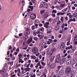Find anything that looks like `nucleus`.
<instances>
[{"label": "nucleus", "mask_w": 77, "mask_h": 77, "mask_svg": "<svg viewBox=\"0 0 77 77\" xmlns=\"http://www.w3.org/2000/svg\"><path fill=\"white\" fill-rule=\"evenodd\" d=\"M77 33L75 35L74 37V41H76L77 40Z\"/></svg>", "instance_id": "nucleus-20"}, {"label": "nucleus", "mask_w": 77, "mask_h": 77, "mask_svg": "<svg viewBox=\"0 0 77 77\" xmlns=\"http://www.w3.org/2000/svg\"><path fill=\"white\" fill-rule=\"evenodd\" d=\"M44 12V11H41V14H43Z\"/></svg>", "instance_id": "nucleus-50"}, {"label": "nucleus", "mask_w": 77, "mask_h": 77, "mask_svg": "<svg viewBox=\"0 0 77 77\" xmlns=\"http://www.w3.org/2000/svg\"><path fill=\"white\" fill-rule=\"evenodd\" d=\"M74 6H75V7H77V4H75L74 5Z\"/></svg>", "instance_id": "nucleus-63"}, {"label": "nucleus", "mask_w": 77, "mask_h": 77, "mask_svg": "<svg viewBox=\"0 0 77 77\" xmlns=\"http://www.w3.org/2000/svg\"><path fill=\"white\" fill-rule=\"evenodd\" d=\"M65 47V43L63 42L61 44L60 48L62 50H64Z\"/></svg>", "instance_id": "nucleus-3"}, {"label": "nucleus", "mask_w": 77, "mask_h": 77, "mask_svg": "<svg viewBox=\"0 0 77 77\" xmlns=\"http://www.w3.org/2000/svg\"><path fill=\"white\" fill-rule=\"evenodd\" d=\"M59 28H60V27H59V26H56V27L55 28V30H59Z\"/></svg>", "instance_id": "nucleus-18"}, {"label": "nucleus", "mask_w": 77, "mask_h": 77, "mask_svg": "<svg viewBox=\"0 0 77 77\" xmlns=\"http://www.w3.org/2000/svg\"><path fill=\"white\" fill-rule=\"evenodd\" d=\"M55 62L57 63H60L61 62V59H60V55L58 54L56 57Z\"/></svg>", "instance_id": "nucleus-1"}, {"label": "nucleus", "mask_w": 77, "mask_h": 77, "mask_svg": "<svg viewBox=\"0 0 77 77\" xmlns=\"http://www.w3.org/2000/svg\"><path fill=\"white\" fill-rule=\"evenodd\" d=\"M45 63H44V62H42V65H43V66H45Z\"/></svg>", "instance_id": "nucleus-41"}, {"label": "nucleus", "mask_w": 77, "mask_h": 77, "mask_svg": "<svg viewBox=\"0 0 77 77\" xmlns=\"http://www.w3.org/2000/svg\"><path fill=\"white\" fill-rule=\"evenodd\" d=\"M32 58V59H36V57L35 56H31Z\"/></svg>", "instance_id": "nucleus-28"}, {"label": "nucleus", "mask_w": 77, "mask_h": 77, "mask_svg": "<svg viewBox=\"0 0 77 77\" xmlns=\"http://www.w3.org/2000/svg\"><path fill=\"white\" fill-rule=\"evenodd\" d=\"M25 35V39H24V40H26V39H27L28 38V35Z\"/></svg>", "instance_id": "nucleus-19"}, {"label": "nucleus", "mask_w": 77, "mask_h": 77, "mask_svg": "<svg viewBox=\"0 0 77 77\" xmlns=\"http://www.w3.org/2000/svg\"><path fill=\"white\" fill-rule=\"evenodd\" d=\"M35 26H32V29H35Z\"/></svg>", "instance_id": "nucleus-46"}, {"label": "nucleus", "mask_w": 77, "mask_h": 77, "mask_svg": "<svg viewBox=\"0 0 77 77\" xmlns=\"http://www.w3.org/2000/svg\"><path fill=\"white\" fill-rule=\"evenodd\" d=\"M57 68L59 70L60 69V66H58Z\"/></svg>", "instance_id": "nucleus-61"}, {"label": "nucleus", "mask_w": 77, "mask_h": 77, "mask_svg": "<svg viewBox=\"0 0 77 77\" xmlns=\"http://www.w3.org/2000/svg\"><path fill=\"white\" fill-rule=\"evenodd\" d=\"M48 13H46V12H45L44 13V16H48Z\"/></svg>", "instance_id": "nucleus-22"}, {"label": "nucleus", "mask_w": 77, "mask_h": 77, "mask_svg": "<svg viewBox=\"0 0 77 77\" xmlns=\"http://www.w3.org/2000/svg\"><path fill=\"white\" fill-rule=\"evenodd\" d=\"M45 5V3L42 2L41 3V5H40V8H42V7H44V6Z\"/></svg>", "instance_id": "nucleus-9"}, {"label": "nucleus", "mask_w": 77, "mask_h": 77, "mask_svg": "<svg viewBox=\"0 0 77 77\" xmlns=\"http://www.w3.org/2000/svg\"><path fill=\"white\" fill-rule=\"evenodd\" d=\"M29 8H30L32 11L33 10V6H31L30 5H29L28 6Z\"/></svg>", "instance_id": "nucleus-17"}, {"label": "nucleus", "mask_w": 77, "mask_h": 77, "mask_svg": "<svg viewBox=\"0 0 77 77\" xmlns=\"http://www.w3.org/2000/svg\"><path fill=\"white\" fill-rule=\"evenodd\" d=\"M42 47H44L45 48H47V46L46 45V43H45V42H43L42 45Z\"/></svg>", "instance_id": "nucleus-12"}, {"label": "nucleus", "mask_w": 77, "mask_h": 77, "mask_svg": "<svg viewBox=\"0 0 77 77\" xmlns=\"http://www.w3.org/2000/svg\"><path fill=\"white\" fill-rule=\"evenodd\" d=\"M60 23H61V22H60V21H58L57 24V25H59L60 24Z\"/></svg>", "instance_id": "nucleus-39"}, {"label": "nucleus", "mask_w": 77, "mask_h": 77, "mask_svg": "<svg viewBox=\"0 0 77 77\" xmlns=\"http://www.w3.org/2000/svg\"><path fill=\"white\" fill-rule=\"evenodd\" d=\"M57 77H60V74H57Z\"/></svg>", "instance_id": "nucleus-52"}, {"label": "nucleus", "mask_w": 77, "mask_h": 77, "mask_svg": "<svg viewBox=\"0 0 77 77\" xmlns=\"http://www.w3.org/2000/svg\"><path fill=\"white\" fill-rule=\"evenodd\" d=\"M49 41H50V43H52V42H53V40L51 39H49Z\"/></svg>", "instance_id": "nucleus-32"}, {"label": "nucleus", "mask_w": 77, "mask_h": 77, "mask_svg": "<svg viewBox=\"0 0 77 77\" xmlns=\"http://www.w3.org/2000/svg\"><path fill=\"white\" fill-rule=\"evenodd\" d=\"M19 36L20 37L21 36H22V33H20V34H19Z\"/></svg>", "instance_id": "nucleus-56"}, {"label": "nucleus", "mask_w": 77, "mask_h": 77, "mask_svg": "<svg viewBox=\"0 0 77 77\" xmlns=\"http://www.w3.org/2000/svg\"><path fill=\"white\" fill-rule=\"evenodd\" d=\"M31 42L30 40H29L28 41V42L27 43L28 44H30V43Z\"/></svg>", "instance_id": "nucleus-55"}, {"label": "nucleus", "mask_w": 77, "mask_h": 77, "mask_svg": "<svg viewBox=\"0 0 77 77\" xmlns=\"http://www.w3.org/2000/svg\"><path fill=\"white\" fill-rule=\"evenodd\" d=\"M71 71V68L70 67H68L66 70V74H69V72Z\"/></svg>", "instance_id": "nucleus-2"}, {"label": "nucleus", "mask_w": 77, "mask_h": 77, "mask_svg": "<svg viewBox=\"0 0 77 77\" xmlns=\"http://www.w3.org/2000/svg\"><path fill=\"white\" fill-rule=\"evenodd\" d=\"M74 44L75 45H76V44H77V41H75L74 42Z\"/></svg>", "instance_id": "nucleus-62"}, {"label": "nucleus", "mask_w": 77, "mask_h": 77, "mask_svg": "<svg viewBox=\"0 0 77 77\" xmlns=\"http://www.w3.org/2000/svg\"><path fill=\"white\" fill-rule=\"evenodd\" d=\"M9 50H12V46L11 45H10L8 46Z\"/></svg>", "instance_id": "nucleus-25"}, {"label": "nucleus", "mask_w": 77, "mask_h": 77, "mask_svg": "<svg viewBox=\"0 0 77 77\" xmlns=\"http://www.w3.org/2000/svg\"><path fill=\"white\" fill-rule=\"evenodd\" d=\"M7 55H9V51H7Z\"/></svg>", "instance_id": "nucleus-64"}, {"label": "nucleus", "mask_w": 77, "mask_h": 77, "mask_svg": "<svg viewBox=\"0 0 77 77\" xmlns=\"http://www.w3.org/2000/svg\"><path fill=\"white\" fill-rule=\"evenodd\" d=\"M72 9H73V10H74L75 9V7H72Z\"/></svg>", "instance_id": "nucleus-51"}, {"label": "nucleus", "mask_w": 77, "mask_h": 77, "mask_svg": "<svg viewBox=\"0 0 77 77\" xmlns=\"http://www.w3.org/2000/svg\"><path fill=\"white\" fill-rule=\"evenodd\" d=\"M36 72H37V75H39V74H38V73H39V72H39V69H38V70H37V71H36Z\"/></svg>", "instance_id": "nucleus-34"}, {"label": "nucleus", "mask_w": 77, "mask_h": 77, "mask_svg": "<svg viewBox=\"0 0 77 77\" xmlns=\"http://www.w3.org/2000/svg\"><path fill=\"white\" fill-rule=\"evenodd\" d=\"M43 25L42 24L40 23L39 24V26H40V27H42V26Z\"/></svg>", "instance_id": "nucleus-53"}, {"label": "nucleus", "mask_w": 77, "mask_h": 77, "mask_svg": "<svg viewBox=\"0 0 77 77\" xmlns=\"http://www.w3.org/2000/svg\"><path fill=\"white\" fill-rule=\"evenodd\" d=\"M20 51V49H19V48H17L16 51L17 52H18V51Z\"/></svg>", "instance_id": "nucleus-57"}, {"label": "nucleus", "mask_w": 77, "mask_h": 77, "mask_svg": "<svg viewBox=\"0 0 77 77\" xmlns=\"http://www.w3.org/2000/svg\"><path fill=\"white\" fill-rule=\"evenodd\" d=\"M32 11V10L30 9H28L27 10V11L28 12H30V11Z\"/></svg>", "instance_id": "nucleus-35"}, {"label": "nucleus", "mask_w": 77, "mask_h": 77, "mask_svg": "<svg viewBox=\"0 0 77 77\" xmlns=\"http://www.w3.org/2000/svg\"><path fill=\"white\" fill-rule=\"evenodd\" d=\"M52 51H56V49L54 48L52 50Z\"/></svg>", "instance_id": "nucleus-49"}, {"label": "nucleus", "mask_w": 77, "mask_h": 77, "mask_svg": "<svg viewBox=\"0 0 77 77\" xmlns=\"http://www.w3.org/2000/svg\"><path fill=\"white\" fill-rule=\"evenodd\" d=\"M43 7L45 8H47L48 7V5H47V4H45V5H44Z\"/></svg>", "instance_id": "nucleus-23"}, {"label": "nucleus", "mask_w": 77, "mask_h": 77, "mask_svg": "<svg viewBox=\"0 0 77 77\" xmlns=\"http://www.w3.org/2000/svg\"><path fill=\"white\" fill-rule=\"evenodd\" d=\"M65 4H61V5H60V7H61V8H63V6H65Z\"/></svg>", "instance_id": "nucleus-38"}, {"label": "nucleus", "mask_w": 77, "mask_h": 77, "mask_svg": "<svg viewBox=\"0 0 77 77\" xmlns=\"http://www.w3.org/2000/svg\"><path fill=\"white\" fill-rule=\"evenodd\" d=\"M0 72H1V74H2V75H4V74L6 73V71H4V70H0Z\"/></svg>", "instance_id": "nucleus-13"}, {"label": "nucleus", "mask_w": 77, "mask_h": 77, "mask_svg": "<svg viewBox=\"0 0 77 77\" xmlns=\"http://www.w3.org/2000/svg\"><path fill=\"white\" fill-rule=\"evenodd\" d=\"M34 40L36 41L37 40H38V38L36 37H35L34 38Z\"/></svg>", "instance_id": "nucleus-30"}, {"label": "nucleus", "mask_w": 77, "mask_h": 77, "mask_svg": "<svg viewBox=\"0 0 77 77\" xmlns=\"http://www.w3.org/2000/svg\"><path fill=\"white\" fill-rule=\"evenodd\" d=\"M38 50L37 48L35 47L33 49V50L32 51L33 53L35 54L37 53H38Z\"/></svg>", "instance_id": "nucleus-5"}, {"label": "nucleus", "mask_w": 77, "mask_h": 77, "mask_svg": "<svg viewBox=\"0 0 77 77\" xmlns=\"http://www.w3.org/2000/svg\"><path fill=\"white\" fill-rule=\"evenodd\" d=\"M71 63V60L69 59L67 60L66 62V63L67 65H69Z\"/></svg>", "instance_id": "nucleus-8"}, {"label": "nucleus", "mask_w": 77, "mask_h": 77, "mask_svg": "<svg viewBox=\"0 0 77 77\" xmlns=\"http://www.w3.org/2000/svg\"><path fill=\"white\" fill-rule=\"evenodd\" d=\"M73 61H74V62H76L77 61V60L76 58H74L73 59Z\"/></svg>", "instance_id": "nucleus-37"}, {"label": "nucleus", "mask_w": 77, "mask_h": 77, "mask_svg": "<svg viewBox=\"0 0 77 77\" xmlns=\"http://www.w3.org/2000/svg\"><path fill=\"white\" fill-rule=\"evenodd\" d=\"M30 65V64H29L28 65H27L26 66V67H27V68H29V66Z\"/></svg>", "instance_id": "nucleus-59"}, {"label": "nucleus", "mask_w": 77, "mask_h": 77, "mask_svg": "<svg viewBox=\"0 0 77 77\" xmlns=\"http://www.w3.org/2000/svg\"><path fill=\"white\" fill-rule=\"evenodd\" d=\"M74 3H75V2L74 1V2H72L71 3V5H72V4H74Z\"/></svg>", "instance_id": "nucleus-54"}, {"label": "nucleus", "mask_w": 77, "mask_h": 77, "mask_svg": "<svg viewBox=\"0 0 77 77\" xmlns=\"http://www.w3.org/2000/svg\"><path fill=\"white\" fill-rule=\"evenodd\" d=\"M47 17H48V16H46V17H44L43 18V20H46V18H47Z\"/></svg>", "instance_id": "nucleus-43"}, {"label": "nucleus", "mask_w": 77, "mask_h": 77, "mask_svg": "<svg viewBox=\"0 0 77 77\" xmlns=\"http://www.w3.org/2000/svg\"><path fill=\"white\" fill-rule=\"evenodd\" d=\"M36 14H32L31 15L30 17L32 20H34L36 18Z\"/></svg>", "instance_id": "nucleus-4"}, {"label": "nucleus", "mask_w": 77, "mask_h": 77, "mask_svg": "<svg viewBox=\"0 0 77 77\" xmlns=\"http://www.w3.org/2000/svg\"><path fill=\"white\" fill-rule=\"evenodd\" d=\"M35 62H39V61H38V59H37L36 60H35Z\"/></svg>", "instance_id": "nucleus-44"}, {"label": "nucleus", "mask_w": 77, "mask_h": 77, "mask_svg": "<svg viewBox=\"0 0 77 77\" xmlns=\"http://www.w3.org/2000/svg\"><path fill=\"white\" fill-rule=\"evenodd\" d=\"M30 66V67H31V68H33V64H31Z\"/></svg>", "instance_id": "nucleus-58"}, {"label": "nucleus", "mask_w": 77, "mask_h": 77, "mask_svg": "<svg viewBox=\"0 0 77 77\" xmlns=\"http://www.w3.org/2000/svg\"><path fill=\"white\" fill-rule=\"evenodd\" d=\"M68 49L69 50L70 49H71V48H72V46L71 45L70 47H68Z\"/></svg>", "instance_id": "nucleus-29"}, {"label": "nucleus", "mask_w": 77, "mask_h": 77, "mask_svg": "<svg viewBox=\"0 0 77 77\" xmlns=\"http://www.w3.org/2000/svg\"><path fill=\"white\" fill-rule=\"evenodd\" d=\"M51 27H50L47 30V33H51Z\"/></svg>", "instance_id": "nucleus-7"}, {"label": "nucleus", "mask_w": 77, "mask_h": 77, "mask_svg": "<svg viewBox=\"0 0 77 77\" xmlns=\"http://www.w3.org/2000/svg\"><path fill=\"white\" fill-rule=\"evenodd\" d=\"M36 33H37V32H33V34L34 35H36Z\"/></svg>", "instance_id": "nucleus-48"}, {"label": "nucleus", "mask_w": 77, "mask_h": 77, "mask_svg": "<svg viewBox=\"0 0 77 77\" xmlns=\"http://www.w3.org/2000/svg\"><path fill=\"white\" fill-rule=\"evenodd\" d=\"M77 66V64L76 63H74L72 65V67L73 68H76Z\"/></svg>", "instance_id": "nucleus-11"}, {"label": "nucleus", "mask_w": 77, "mask_h": 77, "mask_svg": "<svg viewBox=\"0 0 77 77\" xmlns=\"http://www.w3.org/2000/svg\"><path fill=\"white\" fill-rule=\"evenodd\" d=\"M65 59H62V60L61 61V62L60 63V65H62V64H63V63H65Z\"/></svg>", "instance_id": "nucleus-15"}, {"label": "nucleus", "mask_w": 77, "mask_h": 77, "mask_svg": "<svg viewBox=\"0 0 77 77\" xmlns=\"http://www.w3.org/2000/svg\"><path fill=\"white\" fill-rule=\"evenodd\" d=\"M29 5H32L33 4H32V3L31 2H30L29 3Z\"/></svg>", "instance_id": "nucleus-60"}, {"label": "nucleus", "mask_w": 77, "mask_h": 77, "mask_svg": "<svg viewBox=\"0 0 77 77\" xmlns=\"http://www.w3.org/2000/svg\"><path fill=\"white\" fill-rule=\"evenodd\" d=\"M55 57L54 56H52L51 57V58L50 59L51 62H53L54 59Z\"/></svg>", "instance_id": "nucleus-16"}, {"label": "nucleus", "mask_w": 77, "mask_h": 77, "mask_svg": "<svg viewBox=\"0 0 77 77\" xmlns=\"http://www.w3.org/2000/svg\"><path fill=\"white\" fill-rule=\"evenodd\" d=\"M30 30H29V28H27L26 29V31L25 33V35H29L30 34Z\"/></svg>", "instance_id": "nucleus-6"}, {"label": "nucleus", "mask_w": 77, "mask_h": 77, "mask_svg": "<svg viewBox=\"0 0 77 77\" xmlns=\"http://www.w3.org/2000/svg\"><path fill=\"white\" fill-rule=\"evenodd\" d=\"M70 38H69L68 41H69L67 43V45H69V42H70Z\"/></svg>", "instance_id": "nucleus-21"}, {"label": "nucleus", "mask_w": 77, "mask_h": 77, "mask_svg": "<svg viewBox=\"0 0 77 77\" xmlns=\"http://www.w3.org/2000/svg\"><path fill=\"white\" fill-rule=\"evenodd\" d=\"M44 30V28L42 27L40 29H39V31H43Z\"/></svg>", "instance_id": "nucleus-27"}, {"label": "nucleus", "mask_w": 77, "mask_h": 77, "mask_svg": "<svg viewBox=\"0 0 77 77\" xmlns=\"http://www.w3.org/2000/svg\"><path fill=\"white\" fill-rule=\"evenodd\" d=\"M15 57H13L12 59V60H15Z\"/></svg>", "instance_id": "nucleus-45"}, {"label": "nucleus", "mask_w": 77, "mask_h": 77, "mask_svg": "<svg viewBox=\"0 0 77 77\" xmlns=\"http://www.w3.org/2000/svg\"><path fill=\"white\" fill-rule=\"evenodd\" d=\"M61 37H62V35L61 34L59 35L58 36V37L59 38H61Z\"/></svg>", "instance_id": "nucleus-47"}, {"label": "nucleus", "mask_w": 77, "mask_h": 77, "mask_svg": "<svg viewBox=\"0 0 77 77\" xmlns=\"http://www.w3.org/2000/svg\"><path fill=\"white\" fill-rule=\"evenodd\" d=\"M44 35H42L41 36V38H40V39H42L43 38H44Z\"/></svg>", "instance_id": "nucleus-33"}, {"label": "nucleus", "mask_w": 77, "mask_h": 77, "mask_svg": "<svg viewBox=\"0 0 77 77\" xmlns=\"http://www.w3.org/2000/svg\"><path fill=\"white\" fill-rule=\"evenodd\" d=\"M35 23H39V20H35Z\"/></svg>", "instance_id": "nucleus-42"}, {"label": "nucleus", "mask_w": 77, "mask_h": 77, "mask_svg": "<svg viewBox=\"0 0 77 77\" xmlns=\"http://www.w3.org/2000/svg\"><path fill=\"white\" fill-rule=\"evenodd\" d=\"M52 13H57V11H56V10H53L52 11Z\"/></svg>", "instance_id": "nucleus-31"}, {"label": "nucleus", "mask_w": 77, "mask_h": 77, "mask_svg": "<svg viewBox=\"0 0 77 77\" xmlns=\"http://www.w3.org/2000/svg\"><path fill=\"white\" fill-rule=\"evenodd\" d=\"M45 28H48V25L46 24L45 26Z\"/></svg>", "instance_id": "nucleus-36"}, {"label": "nucleus", "mask_w": 77, "mask_h": 77, "mask_svg": "<svg viewBox=\"0 0 77 77\" xmlns=\"http://www.w3.org/2000/svg\"><path fill=\"white\" fill-rule=\"evenodd\" d=\"M55 64L54 63H52L50 66V68L51 69H53V68H54V67H55Z\"/></svg>", "instance_id": "nucleus-10"}, {"label": "nucleus", "mask_w": 77, "mask_h": 77, "mask_svg": "<svg viewBox=\"0 0 77 77\" xmlns=\"http://www.w3.org/2000/svg\"><path fill=\"white\" fill-rule=\"evenodd\" d=\"M52 16L53 17H56V15H55V14H52Z\"/></svg>", "instance_id": "nucleus-40"}, {"label": "nucleus", "mask_w": 77, "mask_h": 77, "mask_svg": "<svg viewBox=\"0 0 77 77\" xmlns=\"http://www.w3.org/2000/svg\"><path fill=\"white\" fill-rule=\"evenodd\" d=\"M64 73V71H63V70H61L60 72V75H63Z\"/></svg>", "instance_id": "nucleus-14"}, {"label": "nucleus", "mask_w": 77, "mask_h": 77, "mask_svg": "<svg viewBox=\"0 0 77 77\" xmlns=\"http://www.w3.org/2000/svg\"><path fill=\"white\" fill-rule=\"evenodd\" d=\"M73 16L74 17H77V13H74L73 14Z\"/></svg>", "instance_id": "nucleus-24"}, {"label": "nucleus", "mask_w": 77, "mask_h": 77, "mask_svg": "<svg viewBox=\"0 0 77 77\" xmlns=\"http://www.w3.org/2000/svg\"><path fill=\"white\" fill-rule=\"evenodd\" d=\"M70 73L71 75H74V72L73 71H70Z\"/></svg>", "instance_id": "nucleus-26"}]
</instances>
